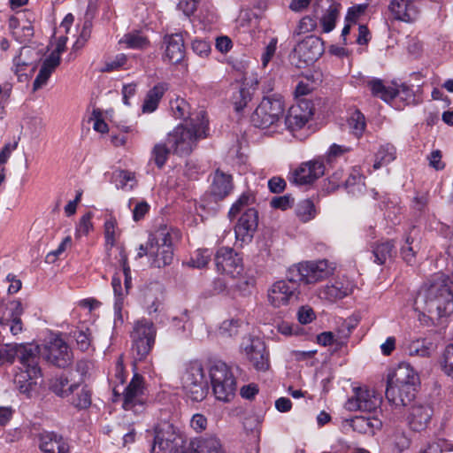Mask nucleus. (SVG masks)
<instances>
[{
  "label": "nucleus",
  "instance_id": "f257e3e1",
  "mask_svg": "<svg viewBox=\"0 0 453 453\" xmlns=\"http://www.w3.org/2000/svg\"><path fill=\"white\" fill-rule=\"evenodd\" d=\"M414 308L436 319L453 313V280L444 273H437L426 282L414 301Z\"/></svg>",
  "mask_w": 453,
  "mask_h": 453
},
{
  "label": "nucleus",
  "instance_id": "f03ea898",
  "mask_svg": "<svg viewBox=\"0 0 453 453\" xmlns=\"http://www.w3.org/2000/svg\"><path fill=\"white\" fill-rule=\"evenodd\" d=\"M208 119L205 111H200L184 124L176 127L168 134L167 141L178 156L189 155L199 139L206 137Z\"/></svg>",
  "mask_w": 453,
  "mask_h": 453
},
{
  "label": "nucleus",
  "instance_id": "7ed1b4c3",
  "mask_svg": "<svg viewBox=\"0 0 453 453\" xmlns=\"http://www.w3.org/2000/svg\"><path fill=\"white\" fill-rule=\"evenodd\" d=\"M180 384L185 395L193 402H201L207 396L209 384L201 362L194 360L185 365Z\"/></svg>",
  "mask_w": 453,
  "mask_h": 453
},
{
  "label": "nucleus",
  "instance_id": "20e7f679",
  "mask_svg": "<svg viewBox=\"0 0 453 453\" xmlns=\"http://www.w3.org/2000/svg\"><path fill=\"white\" fill-rule=\"evenodd\" d=\"M177 233L166 225H162L150 236V257L151 266L162 268L173 259V240Z\"/></svg>",
  "mask_w": 453,
  "mask_h": 453
},
{
  "label": "nucleus",
  "instance_id": "39448f33",
  "mask_svg": "<svg viewBox=\"0 0 453 453\" xmlns=\"http://www.w3.org/2000/svg\"><path fill=\"white\" fill-rule=\"evenodd\" d=\"M209 376L215 397L230 402L236 391V380L231 368L222 361H215L209 368Z\"/></svg>",
  "mask_w": 453,
  "mask_h": 453
},
{
  "label": "nucleus",
  "instance_id": "423d86ee",
  "mask_svg": "<svg viewBox=\"0 0 453 453\" xmlns=\"http://www.w3.org/2000/svg\"><path fill=\"white\" fill-rule=\"evenodd\" d=\"M284 111L285 104L281 95L264 96L251 115V122L257 127L267 128L280 121Z\"/></svg>",
  "mask_w": 453,
  "mask_h": 453
},
{
  "label": "nucleus",
  "instance_id": "0eeeda50",
  "mask_svg": "<svg viewBox=\"0 0 453 453\" xmlns=\"http://www.w3.org/2000/svg\"><path fill=\"white\" fill-rule=\"evenodd\" d=\"M332 268L326 260L306 261L294 265L288 270V277H293L298 283L313 284L327 278Z\"/></svg>",
  "mask_w": 453,
  "mask_h": 453
},
{
  "label": "nucleus",
  "instance_id": "6e6552de",
  "mask_svg": "<svg viewBox=\"0 0 453 453\" xmlns=\"http://www.w3.org/2000/svg\"><path fill=\"white\" fill-rule=\"evenodd\" d=\"M300 292L298 291V283L293 277H288L274 282L267 291V299L269 303L279 308L293 303L298 300Z\"/></svg>",
  "mask_w": 453,
  "mask_h": 453
},
{
  "label": "nucleus",
  "instance_id": "1a4fd4ad",
  "mask_svg": "<svg viewBox=\"0 0 453 453\" xmlns=\"http://www.w3.org/2000/svg\"><path fill=\"white\" fill-rule=\"evenodd\" d=\"M182 448L183 440L172 425L165 423L155 428L152 453H180Z\"/></svg>",
  "mask_w": 453,
  "mask_h": 453
},
{
  "label": "nucleus",
  "instance_id": "9d476101",
  "mask_svg": "<svg viewBox=\"0 0 453 453\" xmlns=\"http://www.w3.org/2000/svg\"><path fill=\"white\" fill-rule=\"evenodd\" d=\"M122 407L125 411H133L135 414L145 410V397L143 378L135 373L123 392Z\"/></svg>",
  "mask_w": 453,
  "mask_h": 453
},
{
  "label": "nucleus",
  "instance_id": "9b49d317",
  "mask_svg": "<svg viewBox=\"0 0 453 453\" xmlns=\"http://www.w3.org/2000/svg\"><path fill=\"white\" fill-rule=\"evenodd\" d=\"M215 265L218 272L235 279L243 273L242 258L232 248L221 247L215 254Z\"/></svg>",
  "mask_w": 453,
  "mask_h": 453
},
{
  "label": "nucleus",
  "instance_id": "f8f14e48",
  "mask_svg": "<svg viewBox=\"0 0 453 453\" xmlns=\"http://www.w3.org/2000/svg\"><path fill=\"white\" fill-rule=\"evenodd\" d=\"M381 403L380 396L373 390L366 388L354 389V395L348 399L345 408L349 411H375Z\"/></svg>",
  "mask_w": 453,
  "mask_h": 453
},
{
  "label": "nucleus",
  "instance_id": "ddd939ff",
  "mask_svg": "<svg viewBox=\"0 0 453 453\" xmlns=\"http://www.w3.org/2000/svg\"><path fill=\"white\" fill-rule=\"evenodd\" d=\"M44 357L53 365L65 368L73 362V353L68 344L60 337L52 338L44 346Z\"/></svg>",
  "mask_w": 453,
  "mask_h": 453
},
{
  "label": "nucleus",
  "instance_id": "4468645a",
  "mask_svg": "<svg viewBox=\"0 0 453 453\" xmlns=\"http://www.w3.org/2000/svg\"><path fill=\"white\" fill-rule=\"evenodd\" d=\"M325 165L321 157L314 158L301 164L299 167L290 173L288 180L297 185L312 183L325 174Z\"/></svg>",
  "mask_w": 453,
  "mask_h": 453
},
{
  "label": "nucleus",
  "instance_id": "2eb2a0df",
  "mask_svg": "<svg viewBox=\"0 0 453 453\" xmlns=\"http://www.w3.org/2000/svg\"><path fill=\"white\" fill-rule=\"evenodd\" d=\"M323 43L317 36L310 35L300 42L293 50V58L299 60V67L302 64L308 65L314 63L323 53Z\"/></svg>",
  "mask_w": 453,
  "mask_h": 453
},
{
  "label": "nucleus",
  "instance_id": "dca6fc26",
  "mask_svg": "<svg viewBox=\"0 0 453 453\" xmlns=\"http://www.w3.org/2000/svg\"><path fill=\"white\" fill-rule=\"evenodd\" d=\"M314 112V106L311 100L300 98L292 105L286 116L285 123L291 130L301 129L309 121Z\"/></svg>",
  "mask_w": 453,
  "mask_h": 453
},
{
  "label": "nucleus",
  "instance_id": "f3484780",
  "mask_svg": "<svg viewBox=\"0 0 453 453\" xmlns=\"http://www.w3.org/2000/svg\"><path fill=\"white\" fill-rule=\"evenodd\" d=\"M388 11L394 19L406 23L416 21L421 12L417 0H391Z\"/></svg>",
  "mask_w": 453,
  "mask_h": 453
},
{
  "label": "nucleus",
  "instance_id": "a211bd4d",
  "mask_svg": "<svg viewBox=\"0 0 453 453\" xmlns=\"http://www.w3.org/2000/svg\"><path fill=\"white\" fill-rule=\"evenodd\" d=\"M257 211L254 208L246 209L234 226L236 239L242 242H250L257 228Z\"/></svg>",
  "mask_w": 453,
  "mask_h": 453
},
{
  "label": "nucleus",
  "instance_id": "6ab92c4d",
  "mask_svg": "<svg viewBox=\"0 0 453 453\" xmlns=\"http://www.w3.org/2000/svg\"><path fill=\"white\" fill-rule=\"evenodd\" d=\"M418 375L408 363H401L388 374L387 388L416 387Z\"/></svg>",
  "mask_w": 453,
  "mask_h": 453
},
{
  "label": "nucleus",
  "instance_id": "aec40b11",
  "mask_svg": "<svg viewBox=\"0 0 453 453\" xmlns=\"http://www.w3.org/2000/svg\"><path fill=\"white\" fill-rule=\"evenodd\" d=\"M20 364L30 372L32 377L41 376L40 348L32 343L18 344L17 356Z\"/></svg>",
  "mask_w": 453,
  "mask_h": 453
},
{
  "label": "nucleus",
  "instance_id": "412c9836",
  "mask_svg": "<svg viewBox=\"0 0 453 453\" xmlns=\"http://www.w3.org/2000/svg\"><path fill=\"white\" fill-rule=\"evenodd\" d=\"M432 416L433 410L429 405L415 402L409 410L407 424L412 431L422 432L428 426Z\"/></svg>",
  "mask_w": 453,
  "mask_h": 453
},
{
  "label": "nucleus",
  "instance_id": "4be33fe9",
  "mask_svg": "<svg viewBox=\"0 0 453 453\" xmlns=\"http://www.w3.org/2000/svg\"><path fill=\"white\" fill-rule=\"evenodd\" d=\"M244 351L253 367L259 372H265L270 367L269 354L265 343L259 339H251L245 345Z\"/></svg>",
  "mask_w": 453,
  "mask_h": 453
},
{
  "label": "nucleus",
  "instance_id": "5701e85b",
  "mask_svg": "<svg viewBox=\"0 0 453 453\" xmlns=\"http://www.w3.org/2000/svg\"><path fill=\"white\" fill-rule=\"evenodd\" d=\"M371 259L378 265H387L396 256V246L394 240L381 239L373 242L369 246Z\"/></svg>",
  "mask_w": 453,
  "mask_h": 453
},
{
  "label": "nucleus",
  "instance_id": "b1692460",
  "mask_svg": "<svg viewBox=\"0 0 453 453\" xmlns=\"http://www.w3.org/2000/svg\"><path fill=\"white\" fill-rule=\"evenodd\" d=\"M234 189L232 175L217 169L212 176L209 196L218 202L228 196Z\"/></svg>",
  "mask_w": 453,
  "mask_h": 453
},
{
  "label": "nucleus",
  "instance_id": "393cba45",
  "mask_svg": "<svg viewBox=\"0 0 453 453\" xmlns=\"http://www.w3.org/2000/svg\"><path fill=\"white\" fill-rule=\"evenodd\" d=\"M165 44L164 59L170 64H180L185 58L184 40L180 34H173L164 37Z\"/></svg>",
  "mask_w": 453,
  "mask_h": 453
},
{
  "label": "nucleus",
  "instance_id": "a878e982",
  "mask_svg": "<svg viewBox=\"0 0 453 453\" xmlns=\"http://www.w3.org/2000/svg\"><path fill=\"white\" fill-rule=\"evenodd\" d=\"M39 448L43 453H68L66 440L55 432L42 431L38 434Z\"/></svg>",
  "mask_w": 453,
  "mask_h": 453
},
{
  "label": "nucleus",
  "instance_id": "bb28decb",
  "mask_svg": "<svg viewBox=\"0 0 453 453\" xmlns=\"http://www.w3.org/2000/svg\"><path fill=\"white\" fill-rule=\"evenodd\" d=\"M367 85L374 96L380 97L385 102H389L401 94H403L405 96H411V90L407 86L402 85L400 88L386 87L380 79L369 81Z\"/></svg>",
  "mask_w": 453,
  "mask_h": 453
},
{
  "label": "nucleus",
  "instance_id": "cd10ccee",
  "mask_svg": "<svg viewBox=\"0 0 453 453\" xmlns=\"http://www.w3.org/2000/svg\"><path fill=\"white\" fill-rule=\"evenodd\" d=\"M416 387H390L386 388V398L395 406H408L413 404L416 396Z\"/></svg>",
  "mask_w": 453,
  "mask_h": 453
},
{
  "label": "nucleus",
  "instance_id": "c85d7f7f",
  "mask_svg": "<svg viewBox=\"0 0 453 453\" xmlns=\"http://www.w3.org/2000/svg\"><path fill=\"white\" fill-rule=\"evenodd\" d=\"M345 421L354 431L365 434H373L374 431L380 429L382 425L381 421L375 417L356 416Z\"/></svg>",
  "mask_w": 453,
  "mask_h": 453
},
{
  "label": "nucleus",
  "instance_id": "c756f323",
  "mask_svg": "<svg viewBox=\"0 0 453 453\" xmlns=\"http://www.w3.org/2000/svg\"><path fill=\"white\" fill-rule=\"evenodd\" d=\"M157 328L154 323L147 319H141L134 322L130 334L131 339H150L156 341Z\"/></svg>",
  "mask_w": 453,
  "mask_h": 453
},
{
  "label": "nucleus",
  "instance_id": "7c9ffc66",
  "mask_svg": "<svg viewBox=\"0 0 453 453\" xmlns=\"http://www.w3.org/2000/svg\"><path fill=\"white\" fill-rule=\"evenodd\" d=\"M167 90V84L157 83L146 95L144 103L142 104L143 112H153L163 97L165 92Z\"/></svg>",
  "mask_w": 453,
  "mask_h": 453
},
{
  "label": "nucleus",
  "instance_id": "2f4dec72",
  "mask_svg": "<svg viewBox=\"0 0 453 453\" xmlns=\"http://www.w3.org/2000/svg\"><path fill=\"white\" fill-rule=\"evenodd\" d=\"M351 292V287L349 284H345L342 281L336 280L334 283L331 285H326L321 295L324 298L334 302L338 299H342L348 296Z\"/></svg>",
  "mask_w": 453,
  "mask_h": 453
},
{
  "label": "nucleus",
  "instance_id": "473e14b6",
  "mask_svg": "<svg viewBox=\"0 0 453 453\" xmlns=\"http://www.w3.org/2000/svg\"><path fill=\"white\" fill-rule=\"evenodd\" d=\"M60 63L58 62V59L56 58H47L43 63L42 65L36 76V78L34 81L33 83V88L34 90H38L42 86H44L49 78L50 77L51 73L54 72V70L59 65Z\"/></svg>",
  "mask_w": 453,
  "mask_h": 453
},
{
  "label": "nucleus",
  "instance_id": "72a5a7b5",
  "mask_svg": "<svg viewBox=\"0 0 453 453\" xmlns=\"http://www.w3.org/2000/svg\"><path fill=\"white\" fill-rule=\"evenodd\" d=\"M341 4L333 2L320 18V24L324 33H329L335 27L336 20L341 11Z\"/></svg>",
  "mask_w": 453,
  "mask_h": 453
},
{
  "label": "nucleus",
  "instance_id": "f704fd0d",
  "mask_svg": "<svg viewBox=\"0 0 453 453\" xmlns=\"http://www.w3.org/2000/svg\"><path fill=\"white\" fill-rule=\"evenodd\" d=\"M38 377H32L27 370L17 373L13 379V382L19 391L27 397L31 396L32 391L35 389L36 383L33 381L34 379Z\"/></svg>",
  "mask_w": 453,
  "mask_h": 453
},
{
  "label": "nucleus",
  "instance_id": "c9c22d12",
  "mask_svg": "<svg viewBox=\"0 0 453 453\" xmlns=\"http://www.w3.org/2000/svg\"><path fill=\"white\" fill-rule=\"evenodd\" d=\"M418 241L409 234L405 238L404 244L401 247V255L403 259L409 265H413L416 261V254L419 250Z\"/></svg>",
  "mask_w": 453,
  "mask_h": 453
},
{
  "label": "nucleus",
  "instance_id": "e433bc0d",
  "mask_svg": "<svg viewBox=\"0 0 453 453\" xmlns=\"http://www.w3.org/2000/svg\"><path fill=\"white\" fill-rule=\"evenodd\" d=\"M77 388V384L69 385L68 379L64 376L55 377L50 382V389L60 397L68 396Z\"/></svg>",
  "mask_w": 453,
  "mask_h": 453
},
{
  "label": "nucleus",
  "instance_id": "4c0bfd02",
  "mask_svg": "<svg viewBox=\"0 0 453 453\" xmlns=\"http://www.w3.org/2000/svg\"><path fill=\"white\" fill-rule=\"evenodd\" d=\"M132 352L136 361H143L150 353L155 342L150 339H131Z\"/></svg>",
  "mask_w": 453,
  "mask_h": 453
},
{
  "label": "nucleus",
  "instance_id": "58836bf2",
  "mask_svg": "<svg viewBox=\"0 0 453 453\" xmlns=\"http://www.w3.org/2000/svg\"><path fill=\"white\" fill-rule=\"evenodd\" d=\"M390 447L395 453H402L408 449L411 441L403 430L396 429L389 437Z\"/></svg>",
  "mask_w": 453,
  "mask_h": 453
},
{
  "label": "nucleus",
  "instance_id": "ea45409f",
  "mask_svg": "<svg viewBox=\"0 0 453 453\" xmlns=\"http://www.w3.org/2000/svg\"><path fill=\"white\" fill-rule=\"evenodd\" d=\"M255 201V195L252 191L248 190L243 192L231 206L228 211L229 219H234L242 211L245 210L246 207L252 205Z\"/></svg>",
  "mask_w": 453,
  "mask_h": 453
},
{
  "label": "nucleus",
  "instance_id": "a19ab883",
  "mask_svg": "<svg viewBox=\"0 0 453 453\" xmlns=\"http://www.w3.org/2000/svg\"><path fill=\"white\" fill-rule=\"evenodd\" d=\"M365 186V177L359 167L355 166L351 169L348 178L345 180V188L349 193L355 194L356 191L361 192Z\"/></svg>",
  "mask_w": 453,
  "mask_h": 453
},
{
  "label": "nucleus",
  "instance_id": "79ce46f5",
  "mask_svg": "<svg viewBox=\"0 0 453 453\" xmlns=\"http://www.w3.org/2000/svg\"><path fill=\"white\" fill-rule=\"evenodd\" d=\"M395 158V148L391 144H386L380 148L375 154L374 169H379L382 165H388Z\"/></svg>",
  "mask_w": 453,
  "mask_h": 453
},
{
  "label": "nucleus",
  "instance_id": "37998d69",
  "mask_svg": "<svg viewBox=\"0 0 453 453\" xmlns=\"http://www.w3.org/2000/svg\"><path fill=\"white\" fill-rule=\"evenodd\" d=\"M453 450V445L447 440L437 438L426 442L417 453H443Z\"/></svg>",
  "mask_w": 453,
  "mask_h": 453
},
{
  "label": "nucleus",
  "instance_id": "c03bdc74",
  "mask_svg": "<svg viewBox=\"0 0 453 453\" xmlns=\"http://www.w3.org/2000/svg\"><path fill=\"white\" fill-rule=\"evenodd\" d=\"M194 453H225L219 440L214 436L202 439L198 441Z\"/></svg>",
  "mask_w": 453,
  "mask_h": 453
},
{
  "label": "nucleus",
  "instance_id": "a18cd8bd",
  "mask_svg": "<svg viewBox=\"0 0 453 453\" xmlns=\"http://www.w3.org/2000/svg\"><path fill=\"white\" fill-rule=\"evenodd\" d=\"M297 218L303 223L312 219L316 216V209L311 199L301 200L296 207Z\"/></svg>",
  "mask_w": 453,
  "mask_h": 453
},
{
  "label": "nucleus",
  "instance_id": "49530a36",
  "mask_svg": "<svg viewBox=\"0 0 453 453\" xmlns=\"http://www.w3.org/2000/svg\"><path fill=\"white\" fill-rule=\"evenodd\" d=\"M112 181L116 184L118 188L126 189L128 186V182H134L129 185V189L134 188L135 183V176L134 173L127 170L118 169L112 173Z\"/></svg>",
  "mask_w": 453,
  "mask_h": 453
},
{
  "label": "nucleus",
  "instance_id": "de8ad7c7",
  "mask_svg": "<svg viewBox=\"0 0 453 453\" xmlns=\"http://www.w3.org/2000/svg\"><path fill=\"white\" fill-rule=\"evenodd\" d=\"M349 126L351 132L357 136L360 137L366 127L365 118L359 111H355L349 118Z\"/></svg>",
  "mask_w": 453,
  "mask_h": 453
},
{
  "label": "nucleus",
  "instance_id": "09e8293b",
  "mask_svg": "<svg viewBox=\"0 0 453 453\" xmlns=\"http://www.w3.org/2000/svg\"><path fill=\"white\" fill-rule=\"evenodd\" d=\"M119 42L131 49H144L149 45L148 39L138 32L125 35Z\"/></svg>",
  "mask_w": 453,
  "mask_h": 453
},
{
  "label": "nucleus",
  "instance_id": "8fccbe9b",
  "mask_svg": "<svg viewBox=\"0 0 453 453\" xmlns=\"http://www.w3.org/2000/svg\"><path fill=\"white\" fill-rule=\"evenodd\" d=\"M170 154L169 148L165 143H157L151 151V159L158 168H162L166 163Z\"/></svg>",
  "mask_w": 453,
  "mask_h": 453
},
{
  "label": "nucleus",
  "instance_id": "3c124183",
  "mask_svg": "<svg viewBox=\"0 0 453 453\" xmlns=\"http://www.w3.org/2000/svg\"><path fill=\"white\" fill-rule=\"evenodd\" d=\"M71 334L72 336L75 339L77 346L81 350L85 351L89 348L91 339L88 328L85 326L78 327L72 331Z\"/></svg>",
  "mask_w": 453,
  "mask_h": 453
},
{
  "label": "nucleus",
  "instance_id": "603ef678",
  "mask_svg": "<svg viewBox=\"0 0 453 453\" xmlns=\"http://www.w3.org/2000/svg\"><path fill=\"white\" fill-rule=\"evenodd\" d=\"M31 50L29 48H22L19 56L14 58V72L17 75H23V72L32 65V62L27 58Z\"/></svg>",
  "mask_w": 453,
  "mask_h": 453
},
{
  "label": "nucleus",
  "instance_id": "864d4df0",
  "mask_svg": "<svg viewBox=\"0 0 453 453\" xmlns=\"http://www.w3.org/2000/svg\"><path fill=\"white\" fill-rule=\"evenodd\" d=\"M252 95L250 88L240 87L238 91L233 96V104L236 111H241L251 100Z\"/></svg>",
  "mask_w": 453,
  "mask_h": 453
},
{
  "label": "nucleus",
  "instance_id": "5fc2aeb1",
  "mask_svg": "<svg viewBox=\"0 0 453 453\" xmlns=\"http://www.w3.org/2000/svg\"><path fill=\"white\" fill-rule=\"evenodd\" d=\"M242 325L240 319H231L221 323L219 333L223 337H233L239 333Z\"/></svg>",
  "mask_w": 453,
  "mask_h": 453
},
{
  "label": "nucleus",
  "instance_id": "6e6d98bb",
  "mask_svg": "<svg viewBox=\"0 0 453 453\" xmlns=\"http://www.w3.org/2000/svg\"><path fill=\"white\" fill-rule=\"evenodd\" d=\"M18 343L0 344V365L12 364L17 356Z\"/></svg>",
  "mask_w": 453,
  "mask_h": 453
},
{
  "label": "nucleus",
  "instance_id": "4d7b16f0",
  "mask_svg": "<svg viewBox=\"0 0 453 453\" xmlns=\"http://www.w3.org/2000/svg\"><path fill=\"white\" fill-rule=\"evenodd\" d=\"M15 311L12 313V317L10 324V331L13 335H17L23 331V324L20 319V315L23 313V309L19 302L14 303Z\"/></svg>",
  "mask_w": 453,
  "mask_h": 453
},
{
  "label": "nucleus",
  "instance_id": "13d9d810",
  "mask_svg": "<svg viewBox=\"0 0 453 453\" xmlns=\"http://www.w3.org/2000/svg\"><path fill=\"white\" fill-rule=\"evenodd\" d=\"M441 366L442 371L450 377H453V343L449 344L443 352Z\"/></svg>",
  "mask_w": 453,
  "mask_h": 453
},
{
  "label": "nucleus",
  "instance_id": "bf43d9fd",
  "mask_svg": "<svg viewBox=\"0 0 453 453\" xmlns=\"http://www.w3.org/2000/svg\"><path fill=\"white\" fill-rule=\"evenodd\" d=\"M211 251L207 249L197 250L194 257L190 260V265L193 267L203 268L211 260Z\"/></svg>",
  "mask_w": 453,
  "mask_h": 453
},
{
  "label": "nucleus",
  "instance_id": "052dcab7",
  "mask_svg": "<svg viewBox=\"0 0 453 453\" xmlns=\"http://www.w3.org/2000/svg\"><path fill=\"white\" fill-rule=\"evenodd\" d=\"M354 326H352L349 322L343 321L342 324L339 326L335 335V343L339 346H343L346 344L349 337L350 336Z\"/></svg>",
  "mask_w": 453,
  "mask_h": 453
},
{
  "label": "nucleus",
  "instance_id": "680f3d73",
  "mask_svg": "<svg viewBox=\"0 0 453 453\" xmlns=\"http://www.w3.org/2000/svg\"><path fill=\"white\" fill-rule=\"evenodd\" d=\"M172 110L176 119H184L185 121L188 120L187 115L189 114V104L184 99L177 98L173 102Z\"/></svg>",
  "mask_w": 453,
  "mask_h": 453
},
{
  "label": "nucleus",
  "instance_id": "e2e57ef3",
  "mask_svg": "<svg viewBox=\"0 0 453 453\" xmlns=\"http://www.w3.org/2000/svg\"><path fill=\"white\" fill-rule=\"evenodd\" d=\"M111 286L114 291V295L116 296V302H115V310L117 311H120L122 308V300L125 296L122 286H121V280L119 276L114 275L111 280Z\"/></svg>",
  "mask_w": 453,
  "mask_h": 453
},
{
  "label": "nucleus",
  "instance_id": "0e129e2a",
  "mask_svg": "<svg viewBox=\"0 0 453 453\" xmlns=\"http://www.w3.org/2000/svg\"><path fill=\"white\" fill-rule=\"evenodd\" d=\"M73 404L78 409H87L91 404V392L86 388H82L80 394L73 400Z\"/></svg>",
  "mask_w": 453,
  "mask_h": 453
},
{
  "label": "nucleus",
  "instance_id": "69168bd1",
  "mask_svg": "<svg viewBox=\"0 0 453 453\" xmlns=\"http://www.w3.org/2000/svg\"><path fill=\"white\" fill-rule=\"evenodd\" d=\"M317 27V20L311 16H305L300 21L296 28V34H305L313 31Z\"/></svg>",
  "mask_w": 453,
  "mask_h": 453
},
{
  "label": "nucleus",
  "instance_id": "338daca9",
  "mask_svg": "<svg viewBox=\"0 0 453 453\" xmlns=\"http://www.w3.org/2000/svg\"><path fill=\"white\" fill-rule=\"evenodd\" d=\"M13 35L20 43H25L34 36V27L30 22H27L20 29L14 31Z\"/></svg>",
  "mask_w": 453,
  "mask_h": 453
},
{
  "label": "nucleus",
  "instance_id": "774afa93",
  "mask_svg": "<svg viewBox=\"0 0 453 453\" xmlns=\"http://www.w3.org/2000/svg\"><path fill=\"white\" fill-rule=\"evenodd\" d=\"M192 50L200 57H206L211 51V45L202 39H195L191 43Z\"/></svg>",
  "mask_w": 453,
  "mask_h": 453
}]
</instances>
